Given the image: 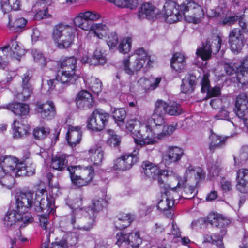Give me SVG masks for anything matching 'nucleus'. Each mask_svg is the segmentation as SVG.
<instances>
[{
	"label": "nucleus",
	"mask_w": 248,
	"mask_h": 248,
	"mask_svg": "<svg viewBox=\"0 0 248 248\" xmlns=\"http://www.w3.org/2000/svg\"><path fill=\"white\" fill-rule=\"evenodd\" d=\"M201 5L193 0H187L179 6L173 1L166 2L164 5V18L166 22L173 23L184 16L186 21L197 24L204 18V12L202 6H206L211 0H201Z\"/></svg>",
	"instance_id": "f257e3e1"
},
{
	"label": "nucleus",
	"mask_w": 248,
	"mask_h": 248,
	"mask_svg": "<svg viewBox=\"0 0 248 248\" xmlns=\"http://www.w3.org/2000/svg\"><path fill=\"white\" fill-rule=\"evenodd\" d=\"M74 25L62 23L53 28L52 38L57 47L60 49L69 48L78 37L77 27L89 31L92 24L85 18L83 12L79 13L73 19Z\"/></svg>",
	"instance_id": "f03ea898"
},
{
	"label": "nucleus",
	"mask_w": 248,
	"mask_h": 248,
	"mask_svg": "<svg viewBox=\"0 0 248 248\" xmlns=\"http://www.w3.org/2000/svg\"><path fill=\"white\" fill-rule=\"evenodd\" d=\"M53 203V197L48 195L43 189L37 190L35 194L29 191L21 192L16 197V209L23 214H30L28 211L31 209L36 212L46 210L48 212L49 206Z\"/></svg>",
	"instance_id": "7ed1b4c3"
},
{
	"label": "nucleus",
	"mask_w": 248,
	"mask_h": 248,
	"mask_svg": "<svg viewBox=\"0 0 248 248\" xmlns=\"http://www.w3.org/2000/svg\"><path fill=\"white\" fill-rule=\"evenodd\" d=\"M126 128L130 132L137 145L153 144L155 141V120L151 118L141 123L137 120L127 121Z\"/></svg>",
	"instance_id": "20e7f679"
},
{
	"label": "nucleus",
	"mask_w": 248,
	"mask_h": 248,
	"mask_svg": "<svg viewBox=\"0 0 248 248\" xmlns=\"http://www.w3.org/2000/svg\"><path fill=\"white\" fill-rule=\"evenodd\" d=\"M107 201L102 198H99L98 199H94L93 202V207L90 208H80L81 205V198H79L76 199L74 203L70 205L71 209L73 210L71 217V224L75 225L76 221L81 218L83 216L85 217H89V225L87 226H74L79 229H83L86 231H88L91 229L94 222V212L95 211H98L101 209L103 207L107 205Z\"/></svg>",
	"instance_id": "39448f33"
},
{
	"label": "nucleus",
	"mask_w": 248,
	"mask_h": 248,
	"mask_svg": "<svg viewBox=\"0 0 248 248\" xmlns=\"http://www.w3.org/2000/svg\"><path fill=\"white\" fill-rule=\"evenodd\" d=\"M205 222L210 224L214 228L220 229V232L219 235L210 234L204 235L203 242L216 245L219 248H224L222 237L226 233L225 227L230 223V220L219 214L210 213L206 217Z\"/></svg>",
	"instance_id": "423d86ee"
},
{
	"label": "nucleus",
	"mask_w": 248,
	"mask_h": 248,
	"mask_svg": "<svg viewBox=\"0 0 248 248\" xmlns=\"http://www.w3.org/2000/svg\"><path fill=\"white\" fill-rule=\"evenodd\" d=\"M134 53L135 55L134 61L130 62L131 56L125 57L122 60V68L125 73L130 76L137 74L143 67L146 61V67L150 68L153 66L154 61H151L150 56L142 48L136 50Z\"/></svg>",
	"instance_id": "0eeeda50"
},
{
	"label": "nucleus",
	"mask_w": 248,
	"mask_h": 248,
	"mask_svg": "<svg viewBox=\"0 0 248 248\" xmlns=\"http://www.w3.org/2000/svg\"><path fill=\"white\" fill-rule=\"evenodd\" d=\"M73 185L80 187L88 185L93 179L94 170L91 166H72L67 168Z\"/></svg>",
	"instance_id": "6e6552de"
},
{
	"label": "nucleus",
	"mask_w": 248,
	"mask_h": 248,
	"mask_svg": "<svg viewBox=\"0 0 248 248\" xmlns=\"http://www.w3.org/2000/svg\"><path fill=\"white\" fill-rule=\"evenodd\" d=\"M183 112V110L180 104L176 102L170 103L167 104L166 102L158 100L156 102V114L158 115L156 123V129H160V125L164 122L163 115L167 113L171 116L179 115Z\"/></svg>",
	"instance_id": "1a4fd4ad"
},
{
	"label": "nucleus",
	"mask_w": 248,
	"mask_h": 248,
	"mask_svg": "<svg viewBox=\"0 0 248 248\" xmlns=\"http://www.w3.org/2000/svg\"><path fill=\"white\" fill-rule=\"evenodd\" d=\"M32 220L31 214H23L16 209L7 213L3 219V223L7 228L16 227L21 228L25 227Z\"/></svg>",
	"instance_id": "9d476101"
},
{
	"label": "nucleus",
	"mask_w": 248,
	"mask_h": 248,
	"mask_svg": "<svg viewBox=\"0 0 248 248\" xmlns=\"http://www.w3.org/2000/svg\"><path fill=\"white\" fill-rule=\"evenodd\" d=\"M115 244L121 248H139L142 243V239L139 231L134 230L129 233L118 232L115 236Z\"/></svg>",
	"instance_id": "9b49d317"
},
{
	"label": "nucleus",
	"mask_w": 248,
	"mask_h": 248,
	"mask_svg": "<svg viewBox=\"0 0 248 248\" xmlns=\"http://www.w3.org/2000/svg\"><path fill=\"white\" fill-rule=\"evenodd\" d=\"M222 39L221 36L216 35L208 39L202 48H198L196 55L202 60H207L210 58L212 52L217 53L220 50Z\"/></svg>",
	"instance_id": "f8f14e48"
},
{
	"label": "nucleus",
	"mask_w": 248,
	"mask_h": 248,
	"mask_svg": "<svg viewBox=\"0 0 248 248\" xmlns=\"http://www.w3.org/2000/svg\"><path fill=\"white\" fill-rule=\"evenodd\" d=\"M20 162L19 159L14 156L5 155L0 158V166L3 173L11 174L13 176H20L24 174V170L20 168Z\"/></svg>",
	"instance_id": "ddd939ff"
},
{
	"label": "nucleus",
	"mask_w": 248,
	"mask_h": 248,
	"mask_svg": "<svg viewBox=\"0 0 248 248\" xmlns=\"http://www.w3.org/2000/svg\"><path fill=\"white\" fill-rule=\"evenodd\" d=\"M109 114L102 109L94 110L88 117L87 127L93 131H101L107 124Z\"/></svg>",
	"instance_id": "4468645a"
},
{
	"label": "nucleus",
	"mask_w": 248,
	"mask_h": 248,
	"mask_svg": "<svg viewBox=\"0 0 248 248\" xmlns=\"http://www.w3.org/2000/svg\"><path fill=\"white\" fill-rule=\"evenodd\" d=\"M6 47L4 54H1L3 58H14L19 60L21 57L26 53V50L20 42L16 41V37L12 39L7 46L0 48Z\"/></svg>",
	"instance_id": "2eb2a0df"
},
{
	"label": "nucleus",
	"mask_w": 248,
	"mask_h": 248,
	"mask_svg": "<svg viewBox=\"0 0 248 248\" xmlns=\"http://www.w3.org/2000/svg\"><path fill=\"white\" fill-rule=\"evenodd\" d=\"M79 76L77 72L69 70L59 71L57 75L56 79H50L47 81L49 89H53L55 87L56 81H59L67 86L75 83Z\"/></svg>",
	"instance_id": "dca6fc26"
},
{
	"label": "nucleus",
	"mask_w": 248,
	"mask_h": 248,
	"mask_svg": "<svg viewBox=\"0 0 248 248\" xmlns=\"http://www.w3.org/2000/svg\"><path fill=\"white\" fill-rule=\"evenodd\" d=\"M139 148H135L133 152L129 155H123L117 158L114 163L113 168L114 170L124 171L131 168L132 165L138 161L137 155L139 152Z\"/></svg>",
	"instance_id": "f3484780"
},
{
	"label": "nucleus",
	"mask_w": 248,
	"mask_h": 248,
	"mask_svg": "<svg viewBox=\"0 0 248 248\" xmlns=\"http://www.w3.org/2000/svg\"><path fill=\"white\" fill-rule=\"evenodd\" d=\"M234 111L237 116L242 119L245 125L248 128V100L246 94H240L236 98Z\"/></svg>",
	"instance_id": "a211bd4d"
},
{
	"label": "nucleus",
	"mask_w": 248,
	"mask_h": 248,
	"mask_svg": "<svg viewBox=\"0 0 248 248\" xmlns=\"http://www.w3.org/2000/svg\"><path fill=\"white\" fill-rule=\"evenodd\" d=\"M184 155V151L177 146H169L165 153L162 155V161L165 166L172 163H178Z\"/></svg>",
	"instance_id": "6ab92c4d"
},
{
	"label": "nucleus",
	"mask_w": 248,
	"mask_h": 248,
	"mask_svg": "<svg viewBox=\"0 0 248 248\" xmlns=\"http://www.w3.org/2000/svg\"><path fill=\"white\" fill-rule=\"evenodd\" d=\"M229 42L232 52H240L244 45L243 31L238 28L232 29L229 34Z\"/></svg>",
	"instance_id": "aec40b11"
},
{
	"label": "nucleus",
	"mask_w": 248,
	"mask_h": 248,
	"mask_svg": "<svg viewBox=\"0 0 248 248\" xmlns=\"http://www.w3.org/2000/svg\"><path fill=\"white\" fill-rule=\"evenodd\" d=\"M35 111L40 118L47 120L54 118L56 113L55 105L51 101L36 104Z\"/></svg>",
	"instance_id": "412c9836"
},
{
	"label": "nucleus",
	"mask_w": 248,
	"mask_h": 248,
	"mask_svg": "<svg viewBox=\"0 0 248 248\" xmlns=\"http://www.w3.org/2000/svg\"><path fill=\"white\" fill-rule=\"evenodd\" d=\"M194 177L197 181L204 179L205 177V173L201 167H194L191 165L189 166L186 169L185 173V179L184 180H179L178 177V182L177 186L180 187L184 185L186 181L187 178Z\"/></svg>",
	"instance_id": "4be33fe9"
},
{
	"label": "nucleus",
	"mask_w": 248,
	"mask_h": 248,
	"mask_svg": "<svg viewBox=\"0 0 248 248\" xmlns=\"http://www.w3.org/2000/svg\"><path fill=\"white\" fill-rule=\"evenodd\" d=\"M85 155L88 162L94 165L101 164L104 158V151L97 145L92 146L88 151L84 152Z\"/></svg>",
	"instance_id": "5701e85b"
},
{
	"label": "nucleus",
	"mask_w": 248,
	"mask_h": 248,
	"mask_svg": "<svg viewBox=\"0 0 248 248\" xmlns=\"http://www.w3.org/2000/svg\"><path fill=\"white\" fill-rule=\"evenodd\" d=\"M82 134L80 126L69 125L66 138L68 145L73 148L79 144L81 140Z\"/></svg>",
	"instance_id": "b1692460"
},
{
	"label": "nucleus",
	"mask_w": 248,
	"mask_h": 248,
	"mask_svg": "<svg viewBox=\"0 0 248 248\" xmlns=\"http://www.w3.org/2000/svg\"><path fill=\"white\" fill-rule=\"evenodd\" d=\"M31 77V75L29 72H27L24 75L22 78V91L19 92L16 94V97L19 100H26L31 94L33 89L31 85L28 83Z\"/></svg>",
	"instance_id": "393cba45"
},
{
	"label": "nucleus",
	"mask_w": 248,
	"mask_h": 248,
	"mask_svg": "<svg viewBox=\"0 0 248 248\" xmlns=\"http://www.w3.org/2000/svg\"><path fill=\"white\" fill-rule=\"evenodd\" d=\"M237 189L243 193H248V169H239L237 173Z\"/></svg>",
	"instance_id": "a878e982"
},
{
	"label": "nucleus",
	"mask_w": 248,
	"mask_h": 248,
	"mask_svg": "<svg viewBox=\"0 0 248 248\" xmlns=\"http://www.w3.org/2000/svg\"><path fill=\"white\" fill-rule=\"evenodd\" d=\"M155 6L150 2L143 3L138 10L137 12V17L139 20H142L146 18L150 21H153L155 15Z\"/></svg>",
	"instance_id": "bb28decb"
},
{
	"label": "nucleus",
	"mask_w": 248,
	"mask_h": 248,
	"mask_svg": "<svg viewBox=\"0 0 248 248\" xmlns=\"http://www.w3.org/2000/svg\"><path fill=\"white\" fill-rule=\"evenodd\" d=\"M201 91L202 93H207L209 97L218 96L220 95L221 90L219 87L215 86L210 88V82L209 74L206 73L203 75L201 83Z\"/></svg>",
	"instance_id": "cd10ccee"
},
{
	"label": "nucleus",
	"mask_w": 248,
	"mask_h": 248,
	"mask_svg": "<svg viewBox=\"0 0 248 248\" xmlns=\"http://www.w3.org/2000/svg\"><path fill=\"white\" fill-rule=\"evenodd\" d=\"M93 99L90 93L86 91H81L77 94L76 104L78 108L85 109L93 106Z\"/></svg>",
	"instance_id": "c85d7f7f"
},
{
	"label": "nucleus",
	"mask_w": 248,
	"mask_h": 248,
	"mask_svg": "<svg viewBox=\"0 0 248 248\" xmlns=\"http://www.w3.org/2000/svg\"><path fill=\"white\" fill-rule=\"evenodd\" d=\"M174 204V202L172 199H170L167 197V195L164 194L163 196V199L160 200L157 204V209L162 211L163 214L168 217H172L173 214L172 207Z\"/></svg>",
	"instance_id": "c756f323"
},
{
	"label": "nucleus",
	"mask_w": 248,
	"mask_h": 248,
	"mask_svg": "<svg viewBox=\"0 0 248 248\" xmlns=\"http://www.w3.org/2000/svg\"><path fill=\"white\" fill-rule=\"evenodd\" d=\"M6 108L14 114L19 116H26L29 113V107L22 103H12L6 105Z\"/></svg>",
	"instance_id": "7c9ffc66"
},
{
	"label": "nucleus",
	"mask_w": 248,
	"mask_h": 248,
	"mask_svg": "<svg viewBox=\"0 0 248 248\" xmlns=\"http://www.w3.org/2000/svg\"><path fill=\"white\" fill-rule=\"evenodd\" d=\"M196 78V77L191 74L186 75L182 81V92L186 94L192 93L194 90Z\"/></svg>",
	"instance_id": "2f4dec72"
},
{
	"label": "nucleus",
	"mask_w": 248,
	"mask_h": 248,
	"mask_svg": "<svg viewBox=\"0 0 248 248\" xmlns=\"http://www.w3.org/2000/svg\"><path fill=\"white\" fill-rule=\"evenodd\" d=\"M12 127L13 137L16 139L23 138L27 135L30 129L28 124L17 121H14Z\"/></svg>",
	"instance_id": "473e14b6"
},
{
	"label": "nucleus",
	"mask_w": 248,
	"mask_h": 248,
	"mask_svg": "<svg viewBox=\"0 0 248 248\" xmlns=\"http://www.w3.org/2000/svg\"><path fill=\"white\" fill-rule=\"evenodd\" d=\"M224 69L226 73L228 75H232L235 73L236 74V77L239 83L242 84H245L248 82V78L245 79L242 76H240L239 78V74L240 73V68L239 63L230 62L224 64Z\"/></svg>",
	"instance_id": "72a5a7b5"
},
{
	"label": "nucleus",
	"mask_w": 248,
	"mask_h": 248,
	"mask_svg": "<svg viewBox=\"0 0 248 248\" xmlns=\"http://www.w3.org/2000/svg\"><path fill=\"white\" fill-rule=\"evenodd\" d=\"M89 31H93L94 36L100 39H103L109 32L108 26L103 23L92 24Z\"/></svg>",
	"instance_id": "f704fd0d"
},
{
	"label": "nucleus",
	"mask_w": 248,
	"mask_h": 248,
	"mask_svg": "<svg viewBox=\"0 0 248 248\" xmlns=\"http://www.w3.org/2000/svg\"><path fill=\"white\" fill-rule=\"evenodd\" d=\"M0 8L4 13H7L11 11H16L20 9V0H1Z\"/></svg>",
	"instance_id": "c9c22d12"
},
{
	"label": "nucleus",
	"mask_w": 248,
	"mask_h": 248,
	"mask_svg": "<svg viewBox=\"0 0 248 248\" xmlns=\"http://www.w3.org/2000/svg\"><path fill=\"white\" fill-rule=\"evenodd\" d=\"M134 219V217L131 214L124 213L120 215L115 221L116 228L121 230L129 226Z\"/></svg>",
	"instance_id": "e433bc0d"
},
{
	"label": "nucleus",
	"mask_w": 248,
	"mask_h": 248,
	"mask_svg": "<svg viewBox=\"0 0 248 248\" xmlns=\"http://www.w3.org/2000/svg\"><path fill=\"white\" fill-rule=\"evenodd\" d=\"M67 155L65 154H58L52 157L51 167L55 170H62L67 165Z\"/></svg>",
	"instance_id": "4c0bfd02"
},
{
	"label": "nucleus",
	"mask_w": 248,
	"mask_h": 248,
	"mask_svg": "<svg viewBox=\"0 0 248 248\" xmlns=\"http://www.w3.org/2000/svg\"><path fill=\"white\" fill-rule=\"evenodd\" d=\"M71 235L72 237L71 242L68 239L67 241L62 240L60 242L52 243L50 248H48V242H46L43 243L41 248H67L68 245H75L77 243V237L75 233H71Z\"/></svg>",
	"instance_id": "58836bf2"
},
{
	"label": "nucleus",
	"mask_w": 248,
	"mask_h": 248,
	"mask_svg": "<svg viewBox=\"0 0 248 248\" xmlns=\"http://www.w3.org/2000/svg\"><path fill=\"white\" fill-rule=\"evenodd\" d=\"M171 66L176 71L181 72L186 68L185 58L183 54L175 53L171 60Z\"/></svg>",
	"instance_id": "ea45409f"
},
{
	"label": "nucleus",
	"mask_w": 248,
	"mask_h": 248,
	"mask_svg": "<svg viewBox=\"0 0 248 248\" xmlns=\"http://www.w3.org/2000/svg\"><path fill=\"white\" fill-rule=\"evenodd\" d=\"M209 139L210 140L209 149L212 152L225 145V139L215 133H211L209 136Z\"/></svg>",
	"instance_id": "a19ab883"
},
{
	"label": "nucleus",
	"mask_w": 248,
	"mask_h": 248,
	"mask_svg": "<svg viewBox=\"0 0 248 248\" xmlns=\"http://www.w3.org/2000/svg\"><path fill=\"white\" fill-rule=\"evenodd\" d=\"M77 59L74 57H70L61 61L59 62V66L62 70H69L77 72Z\"/></svg>",
	"instance_id": "79ce46f5"
},
{
	"label": "nucleus",
	"mask_w": 248,
	"mask_h": 248,
	"mask_svg": "<svg viewBox=\"0 0 248 248\" xmlns=\"http://www.w3.org/2000/svg\"><path fill=\"white\" fill-rule=\"evenodd\" d=\"M27 23V21L26 19L22 17L17 18L13 23L10 17H9V25L8 27L10 31L13 32L21 31L22 29L25 28Z\"/></svg>",
	"instance_id": "37998d69"
},
{
	"label": "nucleus",
	"mask_w": 248,
	"mask_h": 248,
	"mask_svg": "<svg viewBox=\"0 0 248 248\" xmlns=\"http://www.w3.org/2000/svg\"><path fill=\"white\" fill-rule=\"evenodd\" d=\"M49 209L48 212H47L46 210H42L39 211L38 212H43L45 213L43 215H39V220H40V226L41 227L44 229L46 230L47 226L48 225V219L47 217L48 216V215L50 213H52L53 214H54L55 210L54 209L55 208V199L53 198V203L52 205H50L49 206Z\"/></svg>",
	"instance_id": "c03bdc74"
},
{
	"label": "nucleus",
	"mask_w": 248,
	"mask_h": 248,
	"mask_svg": "<svg viewBox=\"0 0 248 248\" xmlns=\"http://www.w3.org/2000/svg\"><path fill=\"white\" fill-rule=\"evenodd\" d=\"M84 82L87 86L94 93L98 94L102 90V83L99 79L94 78L91 77L84 80Z\"/></svg>",
	"instance_id": "a18cd8bd"
},
{
	"label": "nucleus",
	"mask_w": 248,
	"mask_h": 248,
	"mask_svg": "<svg viewBox=\"0 0 248 248\" xmlns=\"http://www.w3.org/2000/svg\"><path fill=\"white\" fill-rule=\"evenodd\" d=\"M132 39L131 37L126 36L121 40L118 46L119 51L123 54L128 53L131 49Z\"/></svg>",
	"instance_id": "49530a36"
},
{
	"label": "nucleus",
	"mask_w": 248,
	"mask_h": 248,
	"mask_svg": "<svg viewBox=\"0 0 248 248\" xmlns=\"http://www.w3.org/2000/svg\"><path fill=\"white\" fill-rule=\"evenodd\" d=\"M112 114L118 126L121 127L124 124V121L126 116V112L123 108L111 109Z\"/></svg>",
	"instance_id": "de8ad7c7"
},
{
	"label": "nucleus",
	"mask_w": 248,
	"mask_h": 248,
	"mask_svg": "<svg viewBox=\"0 0 248 248\" xmlns=\"http://www.w3.org/2000/svg\"><path fill=\"white\" fill-rule=\"evenodd\" d=\"M207 170L209 176L215 177L218 176L221 170L220 162L217 161H212L207 163Z\"/></svg>",
	"instance_id": "09e8293b"
},
{
	"label": "nucleus",
	"mask_w": 248,
	"mask_h": 248,
	"mask_svg": "<svg viewBox=\"0 0 248 248\" xmlns=\"http://www.w3.org/2000/svg\"><path fill=\"white\" fill-rule=\"evenodd\" d=\"M107 60L105 56L98 50H96L92 56V61H90L91 65L97 66L103 65L106 63Z\"/></svg>",
	"instance_id": "8fccbe9b"
},
{
	"label": "nucleus",
	"mask_w": 248,
	"mask_h": 248,
	"mask_svg": "<svg viewBox=\"0 0 248 248\" xmlns=\"http://www.w3.org/2000/svg\"><path fill=\"white\" fill-rule=\"evenodd\" d=\"M142 168L145 175L151 180H155V165L148 161H144L142 164Z\"/></svg>",
	"instance_id": "3c124183"
},
{
	"label": "nucleus",
	"mask_w": 248,
	"mask_h": 248,
	"mask_svg": "<svg viewBox=\"0 0 248 248\" xmlns=\"http://www.w3.org/2000/svg\"><path fill=\"white\" fill-rule=\"evenodd\" d=\"M106 42L110 49L115 48L118 44V35L115 31L108 32L106 37Z\"/></svg>",
	"instance_id": "603ef678"
},
{
	"label": "nucleus",
	"mask_w": 248,
	"mask_h": 248,
	"mask_svg": "<svg viewBox=\"0 0 248 248\" xmlns=\"http://www.w3.org/2000/svg\"><path fill=\"white\" fill-rule=\"evenodd\" d=\"M4 175L1 174L0 177V185L3 187L10 189L14 183V177L17 176H13L11 174L4 173Z\"/></svg>",
	"instance_id": "864d4df0"
},
{
	"label": "nucleus",
	"mask_w": 248,
	"mask_h": 248,
	"mask_svg": "<svg viewBox=\"0 0 248 248\" xmlns=\"http://www.w3.org/2000/svg\"><path fill=\"white\" fill-rule=\"evenodd\" d=\"M176 128L173 125H164L163 126L162 131L157 135L158 140H163L171 135L175 130Z\"/></svg>",
	"instance_id": "5fc2aeb1"
},
{
	"label": "nucleus",
	"mask_w": 248,
	"mask_h": 248,
	"mask_svg": "<svg viewBox=\"0 0 248 248\" xmlns=\"http://www.w3.org/2000/svg\"><path fill=\"white\" fill-rule=\"evenodd\" d=\"M50 133L48 127L41 126L34 129L33 135L36 139L42 140L47 136Z\"/></svg>",
	"instance_id": "6e6d98bb"
},
{
	"label": "nucleus",
	"mask_w": 248,
	"mask_h": 248,
	"mask_svg": "<svg viewBox=\"0 0 248 248\" xmlns=\"http://www.w3.org/2000/svg\"><path fill=\"white\" fill-rule=\"evenodd\" d=\"M32 54L34 61L42 66L46 65V61L41 51L37 49L32 50Z\"/></svg>",
	"instance_id": "4d7b16f0"
},
{
	"label": "nucleus",
	"mask_w": 248,
	"mask_h": 248,
	"mask_svg": "<svg viewBox=\"0 0 248 248\" xmlns=\"http://www.w3.org/2000/svg\"><path fill=\"white\" fill-rule=\"evenodd\" d=\"M173 174V171L167 169L159 170L157 173V180L160 184H164L169 176Z\"/></svg>",
	"instance_id": "13d9d810"
},
{
	"label": "nucleus",
	"mask_w": 248,
	"mask_h": 248,
	"mask_svg": "<svg viewBox=\"0 0 248 248\" xmlns=\"http://www.w3.org/2000/svg\"><path fill=\"white\" fill-rule=\"evenodd\" d=\"M78 53L79 59L81 62L91 65L90 61H92V57H89L88 50L81 47L79 48Z\"/></svg>",
	"instance_id": "bf43d9fd"
},
{
	"label": "nucleus",
	"mask_w": 248,
	"mask_h": 248,
	"mask_svg": "<svg viewBox=\"0 0 248 248\" xmlns=\"http://www.w3.org/2000/svg\"><path fill=\"white\" fill-rule=\"evenodd\" d=\"M85 18L87 19L88 22L89 21H96L99 20L101 16L100 14L95 11H90L87 10L83 12Z\"/></svg>",
	"instance_id": "052dcab7"
},
{
	"label": "nucleus",
	"mask_w": 248,
	"mask_h": 248,
	"mask_svg": "<svg viewBox=\"0 0 248 248\" xmlns=\"http://www.w3.org/2000/svg\"><path fill=\"white\" fill-rule=\"evenodd\" d=\"M108 132L110 137L108 139V144L111 146H118L121 141L120 138L112 130L109 131Z\"/></svg>",
	"instance_id": "680f3d73"
},
{
	"label": "nucleus",
	"mask_w": 248,
	"mask_h": 248,
	"mask_svg": "<svg viewBox=\"0 0 248 248\" xmlns=\"http://www.w3.org/2000/svg\"><path fill=\"white\" fill-rule=\"evenodd\" d=\"M240 66V73L239 74V76H242V77L245 78V75L248 73V56H246L243 60L239 63ZM240 78V77H239Z\"/></svg>",
	"instance_id": "e2e57ef3"
},
{
	"label": "nucleus",
	"mask_w": 248,
	"mask_h": 248,
	"mask_svg": "<svg viewBox=\"0 0 248 248\" xmlns=\"http://www.w3.org/2000/svg\"><path fill=\"white\" fill-rule=\"evenodd\" d=\"M51 15L48 12L47 8L39 10L36 13L34 16L35 19L36 20L48 19L51 18Z\"/></svg>",
	"instance_id": "0e129e2a"
},
{
	"label": "nucleus",
	"mask_w": 248,
	"mask_h": 248,
	"mask_svg": "<svg viewBox=\"0 0 248 248\" xmlns=\"http://www.w3.org/2000/svg\"><path fill=\"white\" fill-rule=\"evenodd\" d=\"M239 18L237 16H233L226 17L222 20L218 22V24L221 25H231L233 24Z\"/></svg>",
	"instance_id": "69168bd1"
},
{
	"label": "nucleus",
	"mask_w": 248,
	"mask_h": 248,
	"mask_svg": "<svg viewBox=\"0 0 248 248\" xmlns=\"http://www.w3.org/2000/svg\"><path fill=\"white\" fill-rule=\"evenodd\" d=\"M22 170H24L25 173L24 174L20 175V176H23L26 175H31L35 173V166L32 164L31 166L26 167L23 162H20V168Z\"/></svg>",
	"instance_id": "338daca9"
},
{
	"label": "nucleus",
	"mask_w": 248,
	"mask_h": 248,
	"mask_svg": "<svg viewBox=\"0 0 248 248\" xmlns=\"http://www.w3.org/2000/svg\"><path fill=\"white\" fill-rule=\"evenodd\" d=\"M244 14L240 17L239 24L242 29L247 28L248 24V8L244 11Z\"/></svg>",
	"instance_id": "774afa93"
}]
</instances>
